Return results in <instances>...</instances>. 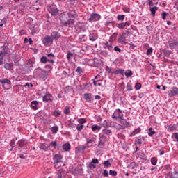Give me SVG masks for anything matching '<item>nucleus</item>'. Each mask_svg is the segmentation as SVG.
I'll return each mask as SVG.
<instances>
[{
    "mask_svg": "<svg viewBox=\"0 0 178 178\" xmlns=\"http://www.w3.org/2000/svg\"><path fill=\"white\" fill-rule=\"evenodd\" d=\"M4 69H6V70H13V63H6L4 64Z\"/></svg>",
    "mask_w": 178,
    "mask_h": 178,
    "instance_id": "obj_21",
    "label": "nucleus"
},
{
    "mask_svg": "<svg viewBox=\"0 0 178 178\" xmlns=\"http://www.w3.org/2000/svg\"><path fill=\"white\" fill-rule=\"evenodd\" d=\"M0 83L2 84L3 87H5V84H7L8 86H10L12 84L10 80L8 79H0Z\"/></svg>",
    "mask_w": 178,
    "mask_h": 178,
    "instance_id": "obj_18",
    "label": "nucleus"
},
{
    "mask_svg": "<svg viewBox=\"0 0 178 178\" xmlns=\"http://www.w3.org/2000/svg\"><path fill=\"white\" fill-rule=\"evenodd\" d=\"M111 117L113 119H122L123 118V112L119 108L115 109Z\"/></svg>",
    "mask_w": 178,
    "mask_h": 178,
    "instance_id": "obj_5",
    "label": "nucleus"
},
{
    "mask_svg": "<svg viewBox=\"0 0 178 178\" xmlns=\"http://www.w3.org/2000/svg\"><path fill=\"white\" fill-rule=\"evenodd\" d=\"M163 54H164L165 56L169 57V56H170V54H172V51L165 50Z\"/></svg>",
    "mask_w": 178,
    "mask_h": 178,
    "instance_id": "obj_47",
    "label": "nucleus"
},
{
    "mask_svg": "<svg viewBox=\"0 0 178 178\" xmlns=\"http://www.w3.org/2000/svg\"><path fill=\"white\" fill-rule=\"evenodd\" d=\"M98 36H97V33L95 32H91L89 35V40L90 41H96Z\"/></svg>",
    "mask_w": 178,
    "mask_h": 178,
    "instance_id": "obj_19",
    "label": "nucleus"
},
{
    "mask_svg": "<svg viewBox=\"0 0 178 178\" xmlns=\"http://www.w3.org/2000/svg\"><path fill=\"white\" fill-rule=\"evenodd\" d=\"M102 135L108 138V137L112 136V131L108 129H104L102 130Z\"/></svg>",
    "mask_w": 178,
    "mask_h": 178,
    "instance_id": "obj_15",
    "label": "nucleus"
},
{
    "mask_svg": "<svg viewBox=\"0 0 178 178\" xmlns=\"http://www.w3.org/2000/svg\"><path fill=\"white\" fill-rule=\"evenodd\" d=\"M70 148H71V146L70 143H65L63 145V149L66 152L70 151Z\"/></svg>",
    "mask_w": 178,
    "mask_h": 178,
    "instance_id": "obj_26",
    "label": "nucleus"
},
{
    "mask_svg": "<svg viewBox=\"0 0 178 178\" xmlns=\"http://www.w3.org/2000/svg\"><path fill=\"white\" fill-rule=\"evenodd\" d=\"M120 126H121V129H127L130 127L131 124H130V122L124 120H122L120 121Z\"/></svg>",
    "mask_w": 178,
    "mask_h": 178,
    "instance_id": "obj_14",
    "label": "nucleus"
},
{
    "mask_svg": "<svg viewBox=\"0 0 178 178\" xmlns=\"http://www.w3.org/2000/svg\"><path fill=\"white\" fill-rule=\"evenodd\" d=\"M168 16V13L163 12L162 13V19L163 20H166V17Z\"/></svg>",
    "mask_w": 178,
    "mask_h": 178,
    "instance_id": "obj_56",
    "label": "nucleus"
},
{
    "mask_svg": "<svg viewBox=\"0 0 178 178\" xmlns=\"http://www.w3.org/2000/svg\"><path fill=\"white\" fill-rule=\"evenodd\" d=\"M48 58H50V59H48ZM47 56H43L41 58L40 61L42 63H47V62H49L50 63H55V61L54 59L55 58V55L52 53H50Z\"/></svg>",
    "mask_w": 178,
    "mask_h": 178,
    "instance_id": "obj_3",
    "label": "nucleus"
},
{
    "mask_svg": "<svg viewBox=\"0 0 178 178\" xmlns=\"http://www.w3.org/2000/svg\"><path fill=\"white\" fill-rule=\"evenodd\" d=\"M103 175L104 176V177H108L109 176V173H108V170H104Z\"/></svg>",
    "mask_w": 178,
    "mask_h": 178,
    "instance_id": "obj_59",
    "label": "nucleus"
},
{
    "mask_svg": "<svg viewBox=\"0 0 178 178\" xmlns=\"http://www.w3.org/2000/svg\"><path fill=\"white\" fill-rule=\"evenodd\" d=\"M136 90H141V84L140 83H137L135 85Z\"/></svg>",
    "mask_w": 178,
    "mask_h": 178,
    "instance_id": "obj_55",
    "label": "nucleus"
},
{
    "mask_svg": "<svg viewBox=\"0 0 178 178\" xmlns=\"http://www.w3.org/2000/svg\"><path fill=\"white\" fill-rule=\"evenodd\" d=\"M43 102H48V101H51V98H52V95L49 92L46 93L44 96L42 97Z\"/></svg>",
    "mask_w": 178,
    "mask_h": 178,
    "instance_id": "obj_17",
    "label": "nucleus"
},
{
    "mask_svg": "<svg viewBox=\"0 0 178 178\" xmlns=\"http://www.w3.org/2000/svg\"><path fill=\"white\" fill-rule=\"evenodd\" d=\"M49 147H54V148H56V147H58V143L55 141H52Z\"/></svg>",
    "mask_w": 178,
    "mask_h": 178,
    "instance_id": "obj_53",
    "label": "nucleus"
},
{
    "mask_svg": "<svg viewBox=\"0 0 178 178\" xmlns=\"http://www.w3.org/2000/svg\"><path fill=\"white\" fill-rule=\"evenodd\" d=\"M53 161L56 164V166H58V163H63V161H62V155L60 154L54 155L53 157Z\"/></svg>",
    "mask_w": 178,
    "mask_h": 178,
    "instance_id": "obj_11",
    "label": "nucleus"
},
{
    "mask_svg": "<svg viewBox=\"0 0 178 178\" xmlns=\"http://www.w3.org/2000/svg\"><path fill=\"white\" fill-rule=\"evenodd\" d=\"M88 20L90 23L98 22L99 20H101V15L98 13H93L90 15V17Z\"/></svg>",
    "mask_w": 178,
    "mask_h": 178,
    "instance_id": "obj_4",
    "label": "nucleus"
},
{
    "mask_svg": "<svg viewBox=\"0 0 178 178\" xmlns=\"http://www.w3.org/2000/svg\"><path fill=\"white\" fill-rule=\"evenodd\" d=\"M78 121H79V123H80V124H84V123H86L85 118H81L78 120Z\"/></svg>",
    "mask_w": 178,
    "mask_h": 178,
    "instance_id": "obj_57",
    "label": "nucleus"
},
{
    "mask_svg": "<svg viewBox=\"0 0 178 178\" xmlns=\"http://www.w3.org/2000/svg\"><path fill=\"white\" fill-rule=\"evenodd\" d=\"M115 74H122L123 76L124 74V70L118 68L115 71Z\"/></svg>",
    "mask_w": 178,
    "mask_h": 178,
    "instance_id": "obj_31",
    "label": "nucleus"
},
{
    "mask_svg": "<svg viewBox=\"0 0 178 178\" xmlns=\"http://www.w3.org/2000/svg\"><path fill=\"white\" fill-rule=\"evenodd\" d=\"M109 175H111V176H117L118 175V172H116L115 170H109Z\"/></svg>",
    "mask_w": 178,
    "mask_h": 178,
    "instance_id": "obj_49",
    "label": "nucleus"
},
{
    "mask_svg": "<svg viewBox=\"0 0 178 178\" xmlns=\"http://www.w3.org/2000/svg\"><path fill=\"white\" fill-rule=\"evenodd\" d=\"M26 144H27V142H26V140H20L18 142V145L19 147H24V145H26Z\"/></svg>",
    "mask_w": 178,
    "mask_h": 178,
    "instance_id": "obj_38",
    "label": "nucleus"
},
{
    "mask_svg": "<svg viewBox=\"0 0 178 178\" xmlns=\"http://www.w3.org/2000/svg\"><path fill=\"white\" fill-rule=\"evenodd\" d=\"M68 17L71 18V19H76V17H77V15L76 14V13H72V12H69L67 13Z\"/></svg>",
    "mask_w": 178,
    "mask_h": 178,
    "instance_id": "obj_34",
    "label": "nucleus"
},
{
    "mask_svg": "<svg viewBox=\"0 0 178 178\" xmlns=\"http://www.w3.org/2000/svg\"><path fill=\"white\" fill-rule=\"evenodd\" d=\"M24 42L25 44L29 42V45H31L33 44V40H31V38H29V39L25 38Z\"/></svg>",
    "mask_w": 178,
    "mask_h": 178,
    "instance_id": "obj_51",
    "label": "nucleus"
},
{
    "mask_svg": "<svg viewBox=\"0 0 178 178\" xmlns=\"http://www.w3.org/2000/svg\"><path fill=\"white\" fill-rule=\"evenodd\" d=\"M101 81H102V80H101V79H97V81H93V84L95 87H97V86L100 87L101 86H102V84L101 83Z\"/></svg>",
    "mask_w": 178,
    "mask_h": 178,
    "instance_id": "obj_35",
    "label": "nucleus"
},
{
    "mask_svg": "<svg viewBox=\"0 0 178 178\" xmlns=\"http://www.w3.org/2000/svg\"><path fill=\"white\" fill-rule=\"evenodd\" d=\"M124 74H125L126 77H127V78L131 77V76H133V72L130 70H128L127 71H126L124 72Z\"/></svg>",
    "mask_w": 178,
    "mask_h": 178,
    "instance_id": "obj_36",
    "label": "nucleus"
},
{
    "mask_svg": "<svg viewBox=\"0 0 178 178\" xmlns=\"http://www.w3.org/2000/svg\"><path fill=\"white\" fill-rule=\"evenodd\" d=\"M172 138H175V140H177V141H178V134L177 133L173 134Z\"/></svg>",
    "mask_w": 178,
    "mask_h": 178,
    "instance_id": "obj_63",
    "label": "nucleus"
},
{
    "mask_svg": "<svg viewBox=\"0 0 178 178\" xmlns=\"http://www.w3.org/2000/svg\"><path fill=\"white\" fill-rule=\"evenodd\" d=\"M106 72H108V73H110L111 74H115V70H113V68H112V67H107Z\"/></svg>",
    "mask_w": 178,
    "mask_h": 178,
    "instance_id": "obj_40",
    "label": "nucleus"
},
{
    "mask_svg": "<svg viewBox=\"0 0 178 178\" xmlns=\"http://www.w3.org/2000/svg\"><path fill=\"white\" fill-rule=\"evenodd\" d=\"M48 11L49 12V13H51V15H52V16H56V15H58V13L59 12L58 8H56V6L55 5L50 6L48 8Z\"/></svg>",
    "mask_w": 178,
    "mask_h": 178,
    "instance_id": "obj_10",
    "label": "nucleus"
},
{
    "mask_svg": "<svg viewBox=\"0 0 178 178\" xmlns=\"http://www.w3.org/2000/svg\"><path fill=\"white\" fill-rule=\"evenodd\" d=\"M58 130H59L58 126H55L51 128V131L54 134H56L58 133Z\"/></svg>",
    "mask_w": 178,
    "mask_h": 178,
    "instance_id": "obj_42",
    "label": "nucleus"
},
{
    "mask_svg": "<svg viewBox=\"0 0 178 178\" xmlns=\"http://www.w3.org/2000/svg\"><path fill=\"white\" fill-rule=\"evenodd\" d=\"M83 99H86L87 102H91V94L90 93L84 94Z\"/></svg>",
    "mask_w": 178,
    "mask_h": 178,
    "instance_id": "obj_28",
    "label": "nucleus"
},
{
    "mask_svg": "<svg viewBox=\"0 0 178 178\" xmlns=\"http://www.w3.org/2000/svg\"><path fill=\"white\" fill-rule=\"evenodd\" d=\"M155 131H153V129H152V127H150L149 129V131H148V136H149V137H153V136H154V134H155Z\"/></svg>",
    "mask_w": 178,
    "mask_h": 178,
    "instance_id": "obj_37",
    "label": "nucleus"
},
{
    "mask_svg": "<svg viewBox=\"0 0 178 178\" xmlns=\"http://www.w3.org/2000/svg\"><path fill=\"white\" fill-rule=\"evenodd\" d=\"M88 166L90 168V169H95V168H96L95 165L93 163H92V162H90L89 163Z\"/></svg>",
    "mask_w": 178,
    "mask_h": 178,
    "instance_id": "obj_58",
    "label": "nucleus"
},
{
    "mask_svg": "<svg viewBox=\"0 0 178 178\" xmlns=\"http://www.w3.org/2000/svg\"><path fill=\"white\" fill-rule=\"evenodd\" d=\"M130 34V29H128L127 31H124L122 33L121 35L118 38V41L120 44H123L124 45H126L127 44V42H126V38H128V36Z\"/></svg>",
    "mask_w": 178,
    "mask_h": 178,
    "instance_id": "obj_2",
    "label": "nucleus"
},
{
    "mask_svg": "<svg viewBox=\"0 0 178 178\" xmlns=\"http://www.w3.org/2000/svg\"><path fill=\"white\" fill-rule=\"evenodd\" d=\"M169 47L171 48L176 47V51H178V42H172L169 43Z\"/></svg>",
    "mask_w": 178,
    "mask_h": 178,
    "instance_id": "obj_30",
    "label": "nucleus"
},
{
    "mask_svg": "<svg viewBox=\"0 0 178 178\" xmlns=\"http://www.w3.org/2000/svg\"><path fill=\"white\" fill-rule=\"evenodd\" d=\"M54 43V40L49 35L45 36L42 40V44L45 45V47H49L51 44Z\"/></svg>",
    "mask_w": 178,
    "mask_h": 178,
    "instance_id": "obj_7",
    "label": "nucleus"
},
{
    "mask_svg": "<svg viewBox=\"0 0 178 178\" xmlns=\"http://www.w3.org/2000/svg\"><path fill=\"white\" fill-rule=\"evenodd\" d=\"M151 163H152V165H154V166H155V165H156V163H158V159H156V158H155V157H152L151 159Z\"/></svg>",
    "mask_w": 178,
    "mask_h": 178,
    "instance_id": "obj_43",
    "label": "nucleus"
},
{
    "mask_svg": "<svg viewBox=\"0 0 178 178\" xmlns=\"http://www.w3.org/2000/svg\"><path fill=\"white\" fill-rule=\"evenodd\" d=\"M51 37L53 40L58 41L59 38L61 37V35L59 33V32L54 31L51 33Z\"/></svg>",
    "mask_w": 178,
    "mask_h": 178,
    "instance_id": "obj_13",
    "label": "nucleus"
},
{
    "mask_svg": "<svg viewBox=\"0 0 178 178\" xmlns=\"http://www.w3.org/2000/svg\"><path fill=\"white\" fill-rule=\"evenodd\" d=\"M170 92H171L172 97L178 95V88L172 87L171 90H170Z\"/></svg>",
    "mask_w": 178,
    "mask_h": 178,
    "instance_id": "obj_24",
    "label": "nucleus"
},
{
    "mask_svg": "<svg viewBox=\"0 0 178 178\" xmlns=\"http://www.w3.org/2000/svg\"><path fill=\"white\" fill-rule=\"evenodd\" d=\"M30 106L33 109V111H37V109H38V102H37V100L31 102Z\"/></svg>",
    "mask_w": 178,
    "mask_h": 178,
    "instance_id": "obj_20",
    "label": "nucleus"
},
{
    "mask_svg": "<svg viewBox=\"0 0 178 178\" xmlns=\"http://www.w3.org/2000/svg\"><path fill=\"white\" fill-rule=\"evenodd\" d=\"M97 141V135L94 134H90L89 137L86 138V145H90L92 143Z\"/></svg>",
    "mask_w": 178,
    "mask_h": 178,
    "instance_id": "obj_8",
    "label": "nucleus"
},
{
    "mask_svg": "<svg viewBox=\"0 0 178 178\" xmlns=\"http://www.w3.org/2000/svg\"><path fill=\"white\" fill-rule=\"evenodd\" d=\"M153 49L152 47L149 48V49L147 51V55H151L152 54Z\"/></svg>",
    "mask_w": 178,
    "mask_h": 178,
    "instance_id": "obj_61",
    "label": "nucleus"
},
{
    "mask_svg": "<svg viewBox=\"0 0 178 178\" xmlns=\"http://www.w3.org/2000/svg\"><path fill=\"white\" fill-rule=\"evenodd\" d=\"M135 144H136V145H139V146H140L141 144H143V142L141 141V139H136V140H135Z\"/></svg>",
    "mask_w": 178,
    "mask_h": 178,
    "instance_id": "obj_52",
    "label": "nucleus"
},
{
    "mask_svg": "<svg viewBox=\"0 0 178 178\" xmlns=\"http://www.w3.org/2000/svg\"><path fill=\"white\" fill-rule=\"evenodd\" d=\"M92 163H99V161H98V159H92V161H91Z\"/></svg>",
    "mask_w": 178,
    "mask_h": 178,
    "instance_id": "obj_62",
    "label": "nucleus"
},
{
    "mask_svg": "<svg viewBox=\"0 0 178 178\" xmlns=\"http://www.w3.org/2000/svg\"><path fill=\"white\" fill-rule=\"evenodd\" d=\"M57 178H62V171H60V170L58 171Z\"/></svg>",
    "mask_w": 178,
    "mask_h": 178,
    "instance_id": "obj_64",
    "label": "nucleus"
},
{
    "mask_svg": "<svg viewBox=\"0 0 178 178\" xmlns=\"http://www.w3.org/2000/svg\"><path fill=\"white\" fill-rule=\"evenodd\" d=\"M92 131H99V130H101V127L97 124L92 125Z\"/></svg>",
    "mask_w": 178,
    "mask_h": 178,
    "instance_id": "obj_33",
    "label": "nucleus"
},
{
    "mask_svg": "<svg viewBox=\"0 0 178 178\" xmlns=\"http://www.w3.org/2000/svg\"><path fill=\"white\" fill-rule=\"evenodd\" d=\"M53 115H54V116H55L56 118H59V115H61V113H60V111L59 110H58V111H54L53 112Z\"/></svg>",
    "mask_w": 178,
    "mask_h": 178,
    "instance_id": "obj_46",
    "label": "nucleus"
},
{
    "mask_svg": "<svg viewBox=\"0 0 178 178\" xmlns=\"http://www.w3.org/2000/svg\"><path fill=\"white\" fill-rule=\"evenodd\" d=\"M33 65H34V61L31 60H29L28 61V63L26 64V67L28 68V70H26V73H30V72H31Z\"/></svg>",
    "mask_w": 178,
    "mask_h": 178,
    "instance_id": "obj_16",
    "label": "nucleus"
},
{
    "mask_svg": "<svg viewBox=\"0 0 178 178\" xmlns=\"http://www.w3.org/2000/svg\"><path fill=\"white\" fill-rule=\"evenodd\" d=\"M127 91H133V88L130 83H127Z\"/></svg>",
    "mask_w": 178,
    "mask_h": 178,
    "instance_id": "obj_54",
    "label": "nucleus"
},
{
    "mask_svg": "<svg viewBox=\"0 0 178 178\" xmlns=\"http://www.w3.org/2000/svg\"><path fill=\"white\" fill-rule=\"evenodd\" d=\"M103 48L104 49H107L109 52H112L113 51V44L112 42L106 41L103 44Z\"/></svg>",
    "mask_w": 178,
    "mask_h": 178,
    "instance_id": "obj_9",
    "label": "nucleus"
},
{
    "mask_svg": "<svg viewBox=\"0 0 178 178\" xmlns=\"http://www.w3.org/2000/svg\"><path fill=\"white\" fill-rule=\"evenodd\" d=\"M90 145H80V146H78L76 148V150H75V152L76 154H81L83 153V151H84L86 148H90Z\"/></svg>",
    "mask_w": 178,
    "mask_h": 178,
    "instance_id": "obj_12",
    "label": "nucleus"
},
{
    "mask_svg": "<svg viewBox=\"0 0 178 178\" xmlns=\"http://www.w3.org/2000/svg\"><path fill=\"white\" fill-rule=\"evenodd\" d=\"M72 56H73V53L68 51L67 55V59L68 60H70V59H72Z\"/></svg>",
    "mask_w": 178,
    "mask_h": 178,
    "instance_id": "obj_50",
    "label": "nucleus"
},
{
    "mask_svg": "<svg viewBox=\"0 0 178 178\" xmlns=\"http://www.w3.org/2000/svg\"><path fill=\"white\" fill-rule=\"evenodd\" d=\"M141 133V128L138 127L133 131L132 133L130 134V137H133V136H136V134H140Z\"/></svg>",
    "mask_w": 178,
    "mask_h": 178,
    "instance_id": "obj_23",
    "label": "nucleus"
},
{
    "mask_svg": "<svg viewBox=\"0 0 178 178\" xmlns=\"http://www.w3.org/2000/svg\"><path fill=\"white\" fill-rule=\"evenodd\" d=\"M156 10H158V7H150L151 15L153 17H155V13H156Z\"/></svg>",
    "mask_w": 178,
    "mask_h": 178,
    "instance_id": "obj_27",
    "label": "nucleus"
},
{
    "mask_svg": "<svg viewBox=\"0 0 178 178\" xmlns=\"http://www.w3.org/2000/svg\"><path fill=\"white\" fill-rule=\"evenodd\" d=\"M45 67H47L49 70L45 71L40 68L35 69L33 72L34 77H36L37 79H41L42 80H47L48 78V74H49V72L52 70V68H51V66L49 65H46Z\"/></svg>",
    "mask_w": 178,
    "mask_h": 178,
    "instance_id": "obj_1",
    "label": "nucleus"
},
{
    "mask_svg": "<svg viewBox=\"0 0 178 178\" xmlns=\"http://www.w3.org/2000/svg\"><path fill=\"white\" fill-rule=\"evenodd\" d=\"M112 162V159L107 160L103 163V165L104 168H111L112 166V164L111 163Z\"/></svg>",
    "mask_w": 178,
    "mask_h": 178,
    "instance_id": "obj_29",
    "label": "nucleus"
},
{
    "mask_svg": "<svg viewBox=\"0 0 178 178\" xmlns=\"http://www.w3.org/2000/svg\"><path fill=\"white\" fill-rule=\"evenodd\" d=\"M64 113L65 115H69L70 113V108L69 106H66L64 110Z\"/></svg>",
    "mask_w": 178,
    "mask_h": 178,
    "instance_id": "obj_48",
    "label": "nucleus"
},
{
    "mask_svg": "<svg viewBox=\"0 0 178 178\" xmlns=\"http://www.w3.org/2000/svg\"><path fill=\"white\" fill-rule=\"evenodd\" d=\"M84 129V124H79L76 126V129L78 131H81Z\"/></svg>",
    "mask_w": 178,
    "mask_h": 178,
    "instance_id": "obj_45",
    "label": "nucleus"
},
{
    "mask_svg": "<svg viewBox=\"0 0 178 178\" xmlns=\"http://www.w3.org/2000/svg\"><path fill=\"white\" fill-rule=\"evenodd\" d=\"M39 148L40 149H42L43 151H48V149L49 148V145L46 143H40Z\"/></svg>",
    "mask_w": 178,
    "mask_h": 178,
    "instance_id": "obj_22",
    "label": "nucleus"
},
{
    "mask_svg": "<svg viewBox=\"0 0 178 178\" xmlns=\"http://www.w3.org/2000/svg\"><path fill=\"white\" fill-rule=\"evenodd\" d=\"M107 137L102 135V134H99V144L97 145L99 148H104L105 145V143H106Z\"/></svg>",
    "mask_w": 178,
    "mask_h": 178,
    "instance_id": "obj_6",
    "label": "nucleus"
},
{
    "mask_svg": "<svg viewBox=\"0 0 178 178\" xmlns=\"http://www.w3.org/2000/svg\"><path fill=\"white\" fill-rule=\"evenodd\" d=\"M118 38V32H115L112 34V35L110 37L109 42H113V41H116V38Z\"/></svg>",
    "mask_w": 178,
    "mask_h": 178,
    "instance_id": "obj_25",
    "label": "nucleus"
},
{
    "mask_svg": "<svg viewBox=\"0 0 178 178\" xmlns=\"http://www.w3.org/2000/svg\"><path fill=\"white\" fill-rule=\"evenodd\" d=\"M124 17H126V15H118L117 16V19L120 22H123V20H124Z\"/></svg>",
    "mask_w": 178,
    "mask_h": 178,
    "instance_id": "obj_41",
    "label": "nucleus"
},
{
    "mask_svg": "<svg viewBox=\"0 0 178 178\" xmlns=\"http://www.w3.org/2000/svg\"><path fill=\"white\" fill-rule=\"evenodd\" d=\"M113 51H115L118 55H119V54H122V49H120L119 46L114 47Z\"/></svg>",
    "mask_w": 178,
    "mask_h": 178,
    "instance_id": "obj_32",
    "label": "nucleus"
},
{
    "mask_svg": "<svg viewBox=\"0 0 178 178\" xmlns=\"http://www.w3.org/2000/svg\"><path fill=\"white\" fill-rule=\"evenodd\" d=\"M74 24V19H69L64 23V26H70V24Z\"/></svg>",
    "mask_w": 178,
    "mask_h": 178,
    "instance_id": "obj_39",
    "label": "nucleus"
},
{
    "mask_svg": "<svg viewBox=\"0 0 178 178\" xmlns=\"http://www.w3.org/2000/svg\"><path fill=\"white\" fill-rule=\"evenodd\" d=\"M117 27H118V29H124V27H126V25H125L124 22H121L117 25Z\"/></svg>",
    "mask_w": 178,
    "mask_h": 178,
    "instance_id": "obj_44",
    "label": "nucleus"
},
{
    "mask_svg": "<svg viewBox=\"0 0 178 178\" xmlns=\"http://www.w3.org/2000/svg\"><path fill=\"white\" fill-rule=\"evenodd\" d=\"M118 138H121V140H124V138H125L124 135H123L122 134H118Z\"/></svg>",
    "mask_w": 178,
    "mask_h": 178,
    "instance_id": "obj_60",
    "label": "nucleus"
}]
</instances>
